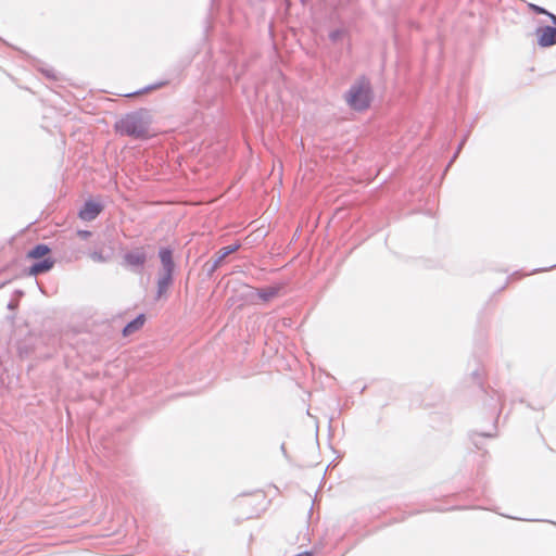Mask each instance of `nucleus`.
<instances>
[{
  "label": "nucleus",
  "mask_w": 556,
  "mask_h": 556,
  "mask_svg": "<svg viewBox=\"0 0 556 556\" xmlns=\"http://www.w3.org/2000/svg\"><path fill=\"white\" fill-rule=\"evenodd\" d=\"M152 115L147 109L123 115L115 124L116 132L134 139L147 140L156 135L152 128Z\"/></svg>",
  "instance_id": "1"
},
{
  "label": "nucleus",
  "mask_w": 556,
  "mask_h": 556,
  "mask_svg": "<svg viewBox=\"0 0 556 556\" xmlns=\"http://www.w3.org/2000/svg\"><path fill=\"white\" fill-rule=\"evenodd\" d=\"M346 101L354 110L364 111L368 109L371 101V87L369 81L365 79L356 81L349 90Z\"/></svg>",
  "instance_id": "2"
},
{
  "label": "nucleus",
  "mask_w": 556,
  "mask_h": 556,
  "mask_svg": "<svg viewBox=\"0 0 556 556\" xmlns=\"http://www.w3.org/2000/svg\"><path fill=\"white\" fill-rule=\"evenodd\" d=\"M147 262V254L143 248H136L127 252L123 257L126 267L138 269L142 268Z\"/></svg>",
  "instance_id": "3"
},
{
  "label": "nucleus",
  "mask_w": 556,
  "mask_h": 556,
  "mask_svg": "<svg viewBox=\"0 0 556 556\" xmlns=\"http://www.w3.org/2000/svg\"><path fill=\"white\" fill-rule=\"evenodd\" d=\"M539 46L546 48L556 45V28L551 26L540 27L536 30Z\"/></svg>",
  "instance_id": "4"
},
{
  "label": "nucleus",
  "mask_w": 556,
  "mask_h": 556,
  "mask_svg": "<svg viewBox=\"0 0 556 556\" xmlns=\"http://www.w3.org/2000/svg\"><path fill=\"white\" fill-rule=\"evenodd\" d=\"M102 211V206L96 202L88 201L79 211V218L83 220H93Z\"/></svg>",
  "instance_id": "5"
},
{
  "label": "nucleus",
  "mask_w": 556,
  "mask_h": 556,
  "mask_svg": "<svg viewBox=\"0 0 556 556\" xmlns=\"http://www.w3.org/2000/svg\"><path fill=\"white\" fill-rule=\"evenodd\" d=\"M146 323V316L143 314L139 315L137 318H135L132 321L128 323L125 328L123 329V336L129 337L132 333L140 330Z\"/></svg>",
  "instance_id": "6"
},
{
  "label": "nucleus",
  "mask_w": 556,
  "mask_h": 556,
  "mask_svg": "<svg viewBox=\"0 0 556 556\" xmlns=\"http://www.w3.org/2000/svg\"><path fill=\"white\" fill-rule=\"evenodd\" d=\"M53 266H54V260L51 257H47L43 261L34 264L30 267L29 273L31 275L36 276V275L49 271Z\"/></svg>",
  "instance_id": "7"
},
{
  "label": "nucleus",
  "mask_w": 556,
  "mask_h": 556,
  "mask_svg": "<svg viewBox=\"0 0 556 556\" xmlns=\"http://www.w3.org/2000/svg\"><path fill=\"white\" fill-rule=\"evenodd\" d=\"M264 502H265L264 494L261 492H257V493L251 494L249 496H243L242 498L239 500L238 504L241 507H249V506H253V504H256V506H260Z\"/></svg>",
  "instance_id": "8"
},
{
  "label": "nucleus",
  "mask_w": 556,
  "mask_h": 556,
  "mask_svg": "<svg viewBox=\"0 0 556 556\" xmlns=\"http://www.w3.org/2000/svg\"><path fill=\"white\" fill-rule=\"evenodd\" d=\"M160 258L164 266L165 271L172 273L174 268V262L172 257V251L168 249H162L160 251Z\"/></svg>",
  "instance_id": "9"
},
{
  "label": "nucleus",
  "mask_w": 556,
  "mask_h": 556,
  "mask_svg": "<svg viewBox=\"0 0 556 556\" xmlns=\"http://www.w3.org/2000/svg\"><path fill=\"white\" fill-rule=\"evenodd\" d=\"M50 253V248L46 244H38L27 253L28 258H41Z\"/></svg>",
  "instance_id": "10"
},
{
  "label": "nucleus",
  "mask_w": 556,
  "mask_h": 556,
  "mask_svg": "<svg viewBox=\"0 0 556 556\" xmlns=\"http://www.w3.org/2000/svg\"><path fill=\"white\" fill-rule=\"evenodd\" d=\"M172 283V273L166 271L165 275L160 278L157 282L159 287V296H161L163 293H165Z\"/></svg>",
  "instance_id": "11"
},
{
  "label": "nucleus",
  "mask_w": 556,
  "mask_h": 556,
  "mask_svg": "<svg viewBox=\"0 0 556 556\" xmlns=\"http://www.w3.org/2000/svg\"><path fill=\"white\" fill-rule=\"evenodd\" d=\"M164 85H165V83H159V84H155V85H151V86L144 87V88L138 90V91L126 93L124 96L128 97V98H131V97H138V96H142V94H147V93H149L151 91H154V90L163 87Z\"/></svg>",
  "instance_id": "12"
},
{
  "label": "nucleus",
  "mask_w": 556,
  "mask_h": 556,
  "mask_svg": "<svg viewBox=\"0 0 556 556\" xmlns=\"http://www.w3.org/2000/svg\"><path fill=\"white\" fill-rule=\"evenodd\" d=\"M239 245H228V247H225L223 249H220L217 253V263H219L220 261H223L226 256H228L229 254L236 252L238 250Z\"/></svg>",
  "instance_id": "13"
},
{
  "label": "nucleus",
  "mask_w": 556,
  "mask_h": 556,
  "mask_svg": "<svg viewBox=\"0 0 556 556\" xmlns=\"http://www.w3.org/2000/svg\"><path fill=\"white\" fill-rule=\"evenodd\" d=\"M529 7L536 14H545V15H547L552 20V22L556 25V15H554L553 13L547 12L545 9H543V8H541V7L536 5V4H530Z\"/></svg>",
  "instance_id": "14"
},
{
  "label": "nucleus",
  "mask_w": 556,
  "mask_h": 556,
  "mask_svg": "<svg viewBox=\"0 0 556 556\" xmlns=\"http://www.w3.org/2000/svg\"><path fill=\"white\" fill-rule=\"evenodd\" d=\"M343 36H344V30H342V29H337L329 34V38L332 41H338V40L342 39Z\"/></svg>",
  "instance_id": "15"
},
{
  "label": "nucleus",
  "mask_w": 556,
  "mask_h": 556,
  "mask_svg": "<svg viewBox=\"0 0 556 556\" xmlns=\"http://www.w3.org/2000/svg\"><path fill=\"white\" fill-rule=\"evenodd\" d=\"M276 294V291L274 289H267L260 291V296L264 299L265 301L269 300Z\"/></svg>",
  "instance_id": "16"
},
{
  "label": "nucleus",
  "mask_w": 556,
  "mask_h": 556,
  "mask_svg": "<svg viewBox=\"0 0 556 556\" xmlns=\"http://www.w3.org/2000/svg\"><path fill=\"white\" fill-rule=\"evenodd\" d=\"M91 258L93 261H97V262H104L105 261V257L102 256L100 253H97V252L91 254Z\"/></svg>",
  "instance_id": "17"
},
{
  "label": "nucleus",
  "mask_w": 556,
  "mask_h": 556,
  "mask_svg": "<svg viewBox=\"0 0 556 556\" xmlns=\"http://www.w3.org/2000/svg\"><path fill=\"white\" fill-rule=\"evenodd\" d=\"M78 236H80L81 238H87L90 236V231H87V230H79L78 232Z\"/></svg>",
  "instance_id": "18"
}]
</instances>
